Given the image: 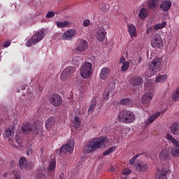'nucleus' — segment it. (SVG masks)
I'll return each instance as SVG.
<instances>
[{"label": "nucleus", "instance_id": "obj_1", "mask_svg": "<svg viewBox=\"0 0 179 179\" xmlns=\"http://www.w3.org/2000/svg\"><path fill=\"white\" fill-rule=\"evenodd\" d=\"M106 143V138L99 137L98 138H92L91 141H88L87 144L85 145L83 152L84 153L89 154L94 150H97L101 146H104Z\"/></svg>", "mask_w": 179, "mask_h": 179}, {"label": "nucleus", "instance_id": "obj_2", "mask_svg": "<svg viewBox=\"0 0 179 179\" xmlns=\"http://www.w3.org/2000/svg\"><path fill=\"white\" fill-rule=\"evenodd\" d=\"M118 118L124 124H131L135 121V114L131 110L124 109L119 113Z\"/></svg>", "mask_w": 179, "mask_h": 179}, {"label": "nucleus", "instance_id": "obj_3", "mask_svg": "<svg viewBox=\"0 0 179 179\" xmlns=\"http://www.w3.org/2000/svg\"><path fill=\"white\" fill-rule=\"evenodd\" d=\"M160 68H162V59L157 57L152 59L148 66V71L150 72L148 77L153 76L156 72H159Z\"/></svg>", "mask_w": 179, "mask_h": 179}, {"label": "nucleus", "instance_id": "obj_4", "mask_svg": "<svg viewBox=\"0 0 179 179\" xmlns=\"http://www.w3.org/2000/svg\"><path fill=\"white\" fill-rule=\"evenodd\" d=\"M93 71V66L92 63L87 62L84 63L80 68V73L83 79H89L92 76V71Z\"/></svg>", "mask_w": 179, "mask_h": 179}, {"label": "nucleus", "instance_id": "obj_5", "mask_svg": "<svg viewBox=\"0 0 179 179\" xmlns=\"http://www.w3.org/2000/svg\"><path fill=\"white\" fill-rule=\"evenodd\" d=\"M76 71V69L73 66H68L65 68L61 73L60 75V79L61 80H63L65 82L66 80H69V79H71L72 76H73V74Z\"/></svg>", "mask_w": 179, "mask_h": 179}, {"label": "nucleus", "instance_id": "obj_6", "mask_svg": "<svg viewBox=\"0 0 179 179\" xmlns=\"http://www.w3.org/2000/svg\"><path fill=\"white\" fill-rule=\"evenodd\" d=\"M75 148V145H73V142L72 141H67L65 145H63L60 148V149L57 150L56 153L57 155H59V156H63L67 152H72Z\"/></svg>", "mask_w": 179, "mask_h": 179}, {"label": "nucleus", "instance_id": "obj_7", "mask_svg": "<svg viewBox=\"0 0 179 179\" xmlns=\"http://www.w3.org/2000/svg\"><path fill=\"white\" fill-rule=\"evenodd\" d=\"M22 132L24 135H27L30 132H32L33 135H37L38 134V127L37 126H31L30 123H25L22 128Z\"/></svg>", "mask_w": 179, "mask_h": 179}, {"label": "nucleus", "instance_id": "obj_8", "mask_svg": "<svg viewBox=\"0 0 179 179\" xmlns=\"http://www.w3.org/2000/svg\"><path fill=\"white\" fill-rule=\"evenodd\" d=\"M49 101L54 107H59L62 104V96L59 94H52L50 96Z\"/></svg>", "mask_w": 179, "mask_h": 179}, {"label": "nucleus", "instance_id": "obj_9", "mask_svg": "<svg viewBox=\"0 0 179 179\" xmlns=\"http://www.w3.org/2000/svg\"><path fill=\"white\" fill-rule=\"evenodd\" d=\"M151 45L153 48H159L162 50L164 45L163 44V39L161 36H156L155 38H153L151 41Z\"/></svg>", "mask_w": 179, "mask_h": 179}, {"label": "nucleus", "instance_id": "obj_10", "mask_svg": "<svg viewBox=\"0 0 179 179\" xmlns=\"http://www.w3.org/2000/svg\"><path fill=\"white\" fill-rule=\"evenodd\" d=\"M88 43L86 40L80 39L78 41L76 50L79 52H83L85 50H87Z\"/></svg>", "mask_w": 179, "mask_h": 179}, {"label": "nucleus", "instance_id": "obj_11", "mask_svg": "<svg viewBox=\"0 0 179 179\" xmlns=\"http://www.w3.org/2000/svg\"><path fill=\"white\" fill-rule=\"evenodd\" d=\"M159 158L161 160H165L166 162L170 160L171 159V152L169 148H164L160 152Z\"/></svg>", "mask_w": 179, "mask_h": 179}, {"label": "nucleus", "instance_id": "obj_12", "mask_svg": "<svg viewBox=\"0 0 179 179\" xmlns=\"http://www.w3.org/2000/svg\"><path fill=\"white\" fill-rule=\"evenodd\" d=\"M159 8L162 10V12H169V10H170V8H171V1L169 0L162 1Z\"/></svg>", "mask_w": 179, "mask_h": 179}, {"label": "nucleus", "instance_id": "obj_13", "mask_svg": "<svg viewBox=\"0 0 179 179\" xmlns=\"http://www.w3.org/2000/svg\"><path fill=\"white\" fill-rule=\"evenodd\" d=\"M44 31H38L35 32L34 34L32 36V40L34 43H38V41H41L43 38H44Z\"/></svg>", "mask_w": 179, "mask_h": 179}, {"label": "nucleus", "instance_id": "obj_14", "mask_svg": "<svg viewBox=\"0 0 179 179\" xmlns=\"http://www.w3.org/2000/svg\"><path fill=\"white\" fill-rule=\"evenodd\" d=\"M76 34V30L68 29L62 36L63 40H71Z\"/></svg>", "mask_w": 179, "mask_h": 179}, {"label": "nucleus", "instance_id": "obj_15", "mask_svg": "<svg viewBox=\"0 0 179 179\" xmlns=\"http://www.w3.org/2000/svg\"><path fill=\"white\" fill-rule=\"evenodd\" d=\"M135 167L136 169V170H138V171H140V173H145L146 171H148V170H149V166H148V164L142 162H136L135 164Z\"/></svg>", "mask_w": 179, "mask_h": 179}, {"label": "nucleus", "instance_id": "obj_16", "mask_svg": "<svg viewBox=\"0 0 179 179\" xmlns=\"http://www.w3.org/2000/svg\"><path fill=\"white\" fill-rule=\"evenodd\" d=\"M159 179H167V176L170 174V169L169 168H162L161 171L158 172Z\"/></svg>", "mask_w": 179, "mask_h": 179}, {"label": "nucleus", "instance_id": "obj_17", "mask_svg": "<svg viewBox=\"0 0 179 179\" xmlns=\"http://www.w3.org/2000/svg\"><path fill=\"white\" fill-rule=\"evenodd\" d=\"M106 34L107 32H106V29H104V28L99 29L98 33L96 34V38L98 41H104V40H106Z\"/></svg>", "mask_w": 179, "mask_h": 179}, {"label": "nucleus", "instance_id": "obj_18", "mask_svg": "<svg viewBox=\"0 0 179 179\" xmlns=\"http://www.w3.org/2000/svg\"><path fill=\"white\" fill-rule=\"evenodd\" d=\"M127 31L130 37H136L138 33H136V27L134 24L127 26Z\"/></svg>", "mask_w": 179, "mask_h": 179}, {"label": "nucleus", "instance_id": "obj_19", "mask_svg": "<svg viewBox=\"0 0 179 179\" xmlns=\"http://www.w3.org/2000/svg\"><path fill=\"white\" fill-rule=\"evenodd\" d=\"M152 99H153V93L148 92L144 94L141 99L143 104H149L152 101Z\"/></svg>", "mask_w": 179, "mask_h": 179}, {"label": "nucleus", "instance_id": "obj_20", "mask_svg": "<svg viewBox=\"0 0 179 179\" xmlns=\"http://www.w3.org/2000/svg\"><path fill=\"white\" fill-rule=\"evenodd\" d=\"M110 69L107 67H104L101 70L100 73V79H102V80H104L105 79H107L108 78V76L110 75Z\"/></svg>", "mask_w": 179, "mask_h": 179}, {"label": "nucleus", "instance_id": "obj_21", "mask_svg": "<svg viewBox=\"0 0 179 179\" xmlns=\"http://www.w3.org/2000/svg\"><path fill=\"white\" fill-rule=\"evenodd\" d=\"M55 127V119L54 117L48 118L45 122V128L48 131H50L52 128Z\"/></svg>", "mask_w": 179, "mask_h": 179}, {"label": "nucleus", "instance_id": "obj_22", "mask_svg": "<svg viewBox=\"0 0 179 179\" xmlns=\"http://www.w3.org/2000/svg\"><path fill=\"white\" fill-rule=\"evenodd\" d=\"M160 0H149L148 8L151 10H156L157 9V5H159Z\"/></svg>", "mask_w": 179, "mask_h": 179}, {"label": "nucleus", "instance_id": "obj_23", "mask_svg": "<svg viewBox=\"0 0 179 179\" xmlns=\"http://www.w3.org/2000/svg\"><path fill=\"white\" fill-rule=\"evenodd\" d=\"M160 115V112H156L154 115L150 116L147 121L145 122V125H150L152 122H155L156 118L159 117Z\"/></svg>", "mask_w": 179, "mask_h": 179}, {"label": "nucleus", "instance_id": "obj_24", "mask_svg": "<svg viewBox=\"0 0 179 179\" xmlns=\"http://www.w3.org/2000/svg\"><path fill=\"white\" fill-rule=\"evenodd\" d=\"M143 79H142V78L141 77H134L131 80V84L134 86H141V85H143Z\"/></svg>", "mask_w": 179, "mask_h": 179}, {"label": "nucleus", "instance_id": "obj_25", "mask_svg": "<svg viewBox=\"0 0 179 179\" xmlns=\"http://www.w3.org/2000/svg\"><path fill=\"white\" fill-rule=\"evenodd\" d=\"M170 129L173 135H179V125L178 123L176 122L173 123L171 126Z\"/></svg>", "mask_w": 179, "mask_h": 179}, {"label": "nucleus", "instance_id": "obj_26", "mask_svg": "<svg viewBox=\"0 0 179 179\" xmlns=\"http://www.w3.org/2000/svg\"><path fill=\"white\" fill-rule=\"evenodd\" d=\"M27 160L26 159V157H22L20 158L19 160V166L22 170L24 169H27Z\"/></svg>", "mask_w": 179, "mask_h": 179}, {"label": "nucleus", "instance_id": "obj_27", "mask_svg": "<svg viewBox=\"0 0 179 179\" xmlns=\"http://www.w3.org/2000/svg\"><path fill=\"white\" fill-rule=\"evenodd\" d=\"M166 80H167V74L159 75L155 78V82H157V83H164Z\"/></svg>", "mask_w": 179, "mask_h": 179}, {"label": "nucleus", "instance_id": "obj_28", "mask_svg": "<svg viewBox=\"0 0 179 179\" xmlns=\"http://www.w3.org/2000/svg\"><path fill=\"white\" fill-rule=\"evenodd\" d=\"M148 9L143 8L140 9L138 17H140V19H146V17H148Z\"/></svg>", "mask_w": 179, "mask_h": 179}, {"label": "nucleus", "instance_id": "obj_29", "mask_svg": "<svg viewBox=\"0 0 179 179\" xmlns=\"http://www.w3.org/2000/svg\"><path fill=\"white\" fill-rule=\"evenodd\" d=\"M167 26L166 22H159L154 26V30H160V29H164Z\"/></svg>", "mask_w": 179, "mask_h": 179}, {"label": "nucleus", "instance_id": "obj_30", "mask_svg": "<svg viewBox=\"0 0 179 179\" xmlns=\"http://www.w3.org/2000/svg\"><path fill=\"white\" fill-rule=\"evenodd\" d=\"M166 138L170 142L173 143L174 146H179V141L173 137L171 134H167Z\"/></svg>", "mask_w": 179, "mask_h": 179}, {"label": "nucleus", "instance_id": "obj_31", "mask_svg": "<svg viewBox=\"0 0 179 179\" xmlns=\"http://www.w3.org/2000/svg\"><path fill=\"white\" fill-rule=\"evenodd\" d=\"M171 155L173 157H178L179 156V145H174L171 150Z\"/></svg>", "mask_w": 179, "mask_h": 179}, {"label": "nucleus", "instance_id": "obj_32", "mask_svg": "<svg viewBox=\"0 0 179 179\" xmlns=\"http://www.w3.org/2000/svg\"><path fill=\"white\" fill-rule=\"evenodd\" d=\"M56 24L57 27H59L60 29H64V27H68V26H69V21H64L63 22H57Z\"/></svg>", "mask_w": 179, "mask_h": 179}, {"label": "nucleus", "instance_id": "obj_33", "mask_svg": "<svg viewBox=\"0 0 179 179\" xmlns=\"http://www.w3.org/2000/svg\"><path fill=\"white\" fill-rule=\"evenodd\" d=\"M96 104H97L96 101L91 102V104L88 108V114H93V112L96 109Z\"/></svg>", "mask_w": 179, "mask_h": 179}, {"label": "nucleus", "instance_id": "obj_34", "mask_svg": "<svg viewBox=\"0 0 179 179\" xmlns=\"http://www.w3.org/2000/svg\"><path fill=\"white\" fill-rule=\"evenodd\" d=\"M81 61H82V58H80V57L76 56L72 59V64L73 65H76V66H78Z\"/></svg>", "mask_w": 179, "mask_h": 179}, {"label": "nucleus", "instance_id": "obj_35", "mask_svg": "<svg viewBox=\"0 0 179 179\" xmlns=\"http://www.w3.org/2000/svg\"><path fill=\"white\" fill-rule=\"evenodd\" d=\"M116 149H117V146L110 147L108 150H106L103 153V156H108V155H111V153H113V152L115 151Z\"/></svg>", "mask_w": 179, "mask_h": 179}, {"label": "nucleus", "instance_id": "obj_36", "mask_svg": "<svg viewBox=\"0 0 179 179\" xmlns=\"http://www.w3.org/2000/svg\"><path fill=\"white\" fill-rule=\"evenodd\" d=\"M116 149H117V146L110 147L108 150H106L103 153V156H108V155H111V153H113V152L115 151Z\"/></svg>", "mask_w": 179, "mask_h": 179}, {"label": "nucleus", "instance_id": "obj_37", "mask_svg": "<svg viewBox=\"0 0 179 179\" xmlns=\"http://www.w3.org/2000/svg\"><path fill=\"white\" fill-rule=\"evenodd\" d=\"M131 103L132 101L129 99H123L120 101V104H121V106H129V104Z\"/></svg>", "mask_w": 179, "mask_h": 179}, {"label": "nucleus", "instance_id": "obj_38", "mask_svg": "<svg viewBox=\"0 0 179 179\" xmlns=\"http://www.w3.org/2000/svg\"><path fill=\"white\" fill-rule=\"evenodd\" d=\"M172 100L173 101H179V87L176 89V92L172 96Z\"/></svg>", "mask_w": 179, "mask_h": 179}, {"label": "nucleus", "instance_id": "obj_39", "mask_svg": "<svg viewBox=\"0 0 179 179\" xmlns=\"http://www.w3.org/2000/svg\"><path fill=\"white\" fill-rule=\"evenodd\" d=\"M80 125V121H79V117L78 116L75 117L74 121L73 122V127L74 128H79V126Z\"/></svg>", "mask_w": 179, "mask_h": 179}, {"label": "nucleus", "instance_id": "obj_40", "mask_svg": "<svg viewBox=\"0 0 179 179\" xmlns=\"http://www.w3.org/2000/svg\"><path fill=\"white\" fill-rule=\"evenodd\" d=\"M57 166V162L55 160H52L49 164L48 170L50 171H52V170H55V167Z\"/></svg>", "mask_w": 179, "mask_h": 179}, {"label": "nucleus", "instance_id": "obj_41", "mask_svg": "<svg viewBox=\"0 0 179 179\" xmlns=\"http://www.w3.org/2000/svg\"><path fill=\"white\" fill-rule=\"evenodd\" d=\"M6 138H10V136H12L13 135V131H12L10 129V128H8L5 130V132H4Z\"/></svg>", "mask_w": 179, "mask_h": 179}, {"label": "nucleus", "instance_id": "obj_42", "mask_svg": "<svg viewBox=\"0 0 179 179\" xmlns=\"http://www.w3.org/2000/svg\"><path fill=\"white\" fill-rule=\"evenodd\" d=\"M128 68H129V62H124L122 66V71L125 72V71H128Z\"/></svg>", "mask_w": 179, "mask_h": 179}, {"label": "nucleus", "instance_id": "obj_43", "mask_svg": "<svg viewBox=\"0 0 179 179\" xmlns=\"http://www.w3.org/2000/svg\"><path fill=\"white\" fill-rule=\"evenodd\" d=\"M139 156H142V154H137L134 157H133L129 162V164H134L135 162H136V159L139 157Z\"/></svg>", "mask_w": 179, "mask_h": 179}, {"label": "nucleus", "instance_id": "obj_44", "mask_svg": "<svg viewBox=\"0 0 179 179\" xmlns=\"http://www.w3.org/2000/svg\"><path fill=\"white\" fill-rule=\"evenodd\" d=\"M110 98V91L108 90H106L103 94V100H108Z\"/></svg>", "mask_w": 179, "mask_h": 179}, {"label": "nucleus", "instance_id": "obj_45", "mask_svg": "<svg viewBox=\"0 0 179 179\" xmlns=\"http://www.w3.org/2000/svg\"><path fill=\"white\" fill-rule=\"evenodd\" d=\"M33 44H36V43H34V41H33V38L31 37V39L27 40L26 45H27V47H31V45H33Z\"/></svg>", "mask_w": 179, "mask_h": 179}, {"label": "nucleus", "instance_id": "obj_46", "mask_svg": "<svg viewBox=\"0 0 179 179\" xmlns=\"http://www.w3.org/2000/svg\"><path fill=\"white\" fill-rule=\"evenodd\" d=\"M54 16H55V13H54V12H52V11H49L46 14L45 17H46V19H50L51 17H54Z\"/></svg>", "mask_w": 179, "mask_h": 179}, {"label": "nucleus", "instance_id": "obj_47", "mask_svg": "<svg viewBox=\"0 0 179 179\" xmlns=\"http://www.w3.org/2000/svg\"><path fill=\"white\" fill-rule=\"evenodd\" d=\"M131 173H132V171H131L129 169H124L122 171V174H124V176H129Z\"/></svg>", "mask_w": 179, "mask_h": 179}, {"label": "nucleus", "instance_id": "obj_48", "mask_svg": "<svg viewBox=\"0 0 179 179\" xmlns=\"http://www.w3.org/2000/svg\"><path fill=\"white\" fill-rule=\"evenodd\" d=\"M36 179H45V178H47V176H45V175L44 173H38V175H36Z\"/></svg>", "mask_w": 179, "mask_h": 179}, {"label": "nucleus", "instance_id": "obj_49", "mask_svg": "<svg viewBox=\"0 0 179 179\" xmlns=\"http://www.w3.org/2000/svg\"><path fill=\"white\" fill-rule=\"evenodd\" d=\"M83 26H84V27H88V26H90V20H84V21H83Z\"/></svg>", "mask_w": 179, "mask_h": 179}, {"label": "nucleus", "instance_id": "obj_50", "mask_svg": "<svg viewBox=\"0 0 179 179\" xmlns=\"http://www.w3.org/2000/svg\"><path fill=\"white\" fill-rule=\"evenodd\" d=\"M10 43H11L10 41H7L3 43V47H4V48H8V47L10 45Z\"/></svg>", "mask_w": 179, "mask_h": 179}, {"label": "nucleus", "instance_id": "obj_51", "mask_svg": "<svg viewBox=\"0 0 179 179\" xmlns=\"http://www.w3.org/2000/svg\"><path fill=\"white\" fill-rule=\"evenodd\" d=\"M32 164H33V162H27V168L24 169L26 170V169H31Z\"/></svg>", "mask_w": 179, "mask_h": 179}, {"label": "nucleus", "instance_id": "obj_52", "mask_svg": "<svg viewBox=\"0 0 179 179\" xmlns=\"http://www.w3.org/2000/svg\"><path fill=\"white\" fill-rule=\"evenodd\" d=\"M105 8H101L102 10H106V9L110 8V5L108 4H104Z\"/></svg>", "mask_w": 179, "mask_h": 179}, {"label": "nucleus", "instance_id": "obj_53", "mask_svg": "<svg viewBox=\"0 0 179 179\" xmlns=\"http://www.w3.org/2000/svg\"><path fill=\"white\" fill-rule=\"evenodd\" d=\"M59 179H65V175L64 174V173H62L59 175Z\"/></svg>", "mask_w": 179, "mask_h": 179}, {"label": "nucleus", "instance_id": "obj_54", "mask_svg": "<svg viewBox=\"0 0 179 179\" xmlns=\"http://www.w3.org/2000/svg\"><path fill=\"white\" fill-rule=\"evenodd\" d=\"M21 89L22 90H26V85H23L22 87H21Z\"/></svg>", "mask_w": 179, "mask_h": 179}, {"label": "nucleus", "instance_id": "obj_55", "mask_svg": "<svg viewBox=\"0 0 179 179\" xmlns=\"http://www.w3.org/2000/svg\"><path fill=\"white\" fill-rule=\"evenodd\" d=\"M120 61H125V58L122 57V58L120 59Z\"/></svg>", "mask_w": 179, "mask_h": 179}, {"label": "nucleus", "instance_id": "obj_56", "mask_svg": "<svg viewBox=\"0 0 179 179\" xmlns=\"http://www.w3.org/2000/svg\"><path fill=\"white\" fill-rule=\"evenodd\" d=\"M142 60H143V59H142V57H140L138 62L141 63Z\"/></svg>", "mask_w": 179, "mask_h": 179}, {"label": "nucleus", "instance_id": "obj_57", "mask_svg": "<svg viewBox=\"0 0 179 179\" xmlns=\"http://www.w3.org/2000/svg\"><path fill=\"white\" fill-rule=\"evenodd\" d=\"M17 143H18L19 146H20V143H19V140H17Z\"/></svg>", "mask_w": 179, "mask_h": 179}, {"label": "nucleus", "instance_id": "obj_58", "mask_svg": "<svg viewBox=\"0 0 179 179\" xmlns=\"http://www.w3.org/2000/svg\"><path fill=\"white\" fill-rule=\"evenodd\" d=\"M15 178H16V179H20V177L16 176Z\"/></svg>", "mask_w": 179, "mask_h": 179}, {"label": "nucleus", "instance_id": "obj_59", "mask_svg": "<svg viewBox=\"0 0 179 179\" xmlns=\"http://www.w3.org/2000/svg\"><path fill=\"white\" fill-rule=\"evenodd\" d=\"M19 92H20V90H18L17 93H19Z\"/></svg>", "mask_w": 179, "mask_h": 179}, {"label": "nucleus", "instance_id": "obj_60", "mask_svg": "<svg viewBox=\"0 0 179 179\" xmlns=\"http://www.w3.org/2000/svg\"><path fill=\"white\" fill-rule=\"evenodd\" d=\"M12 129H13V127H12Z\"/></svg>", "mask_w": 179, "mask_h": 179}, {"label": "nucleus", "instance_id": "obj_61", "mask_svg": "<svg viewBox=\"0 0 179 179\" xmlns=\"http://www.w3.org/2000/svg\"><path fill=\"white\" fill-rule=\"evenodd\" d=\"M146 86H147V85H145V89H146Z\"/></svg>", "mask_w": 179, "mask_h": 179}]
</instances>
